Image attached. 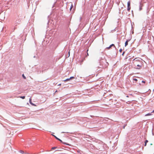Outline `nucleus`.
Here are the masks:
<instances>
[{"mask_svg": "<svg viewBox=\"0 0 154 154\" xmlns=\"http://www.w3.org/2000/svg\"><path fill=\"white\" fill-rule=\"evenodd\" d=\"M130 4L131 2L130 1L128 2V9L127 10L128 11H130V10L131 9V7H130Z\"/></svg>", "mask_w": 154, "mask_h": 154, "instance_id": "f257e3e1", "label": "nucleus"}, {"mask_svg": "<svg viewBox=\"0 0 154 154\" xmlns=\"http://www.w3.org/2000/svg\"><path fill=\"white\" fill-rule=\"evenodd\" d=\"M129 41L128 40H127V41H126L125 43V46H127L128 45V42Z\"/></svg>", "mask_w": 154, "mask_h": 154, "instance_id": "f03ea898", "label": "nucleus"}, {"mask_svg": "<svg viewBox=\"0 0 154 154\" xmlns=\"http://www.w3.org/2000/svg\"><path fill=\"white\" fill-rule=\"evenodd\" d=\"M148 142V141L147 140H145V142L144 146H146V145L147 143Z\"/></svg>", "mask_w": 154, "mask_h": 154, "instance_id": "7ed1b4c3", "label": "nucleus"}, {"mask_svg": "<svg viewBox=\"0 0 154 154\" xmlns=\"http://www.w3.org/2000/svg\"><path fill=\"white\" fill-rule=\"evenodd\" d=\"M70 80V79L69 78V79H67L65 80H64L63 81L65 82H67V81H69V80Z\"/></svg>", "mask_w": 154, "mask_h": 154, "instance_id": "20e7f679", "label": "nucleus"}, {"mask_svg": "<svg viewBox=\"0 0 154 154\" xmlns=\"http://www.w3.org/2000/svg\"><path fill=\"white\" fill-rule=\"evenodd\" d=\"M73 5H72V4H71V6L70 7V11H71V10H72V8H73Z\"/></svg>", "mask_w": 154, "mask_h": 154, "instance_id": "39448f33", "label": "nucleus"}, {"mask_svg": "<svg viewBox=\"0 0 154 154\" xmlns=\"http://www.w3.org/2000/svg\"><path fill=\"white\" fill-rule=\"evenodd\" d=\"M151 115H152L151 114L149 113H148L147 114H146L145 116H151Z\"/></svg>", "mask_w": 154, "mask_h": 154, "instance_id": "423d86ee", "label": "nucleus"}, {"mask_svg": "<svg viewBox=\"0 0 154 154\" xmlns=\"http://www.w3.org/2000/svg\"><path fill=\"white\" fill-rule=\"evenodd\" d=\"M20 97L22 99H24L25 98V97L24 96H21V97Z\"/></svg>", "mask_w": 154, "mask_h": 154, "instance_id": "0eeeda50", "label": "nucleus"}, {"mask_svg": "<svg viewBox=\"0 0 154 154\" xmlns=\"http://www.w3.org/2000/svg\"><path fill=\"white\" fill-rule=\"evenodd\" d=\"M22 76L23 77V78L24 79H26V77L24 76V75L23 74L22 75Z\"/></svg>", "mask_w": 154, "mask_h": 154, "instance_id": "6e6552de", "label": "nucleus"}, {"mask_svg": "<svg viewBox=\"0 0 154 154\" xmlns=\"http://www.w3.org/2000/svg\"><path fill=\"white\" fill-rule=\"evenodd\" d=\"M29 103H30V104L32 103V99L30 98L29 99Z\"/></svg>", "mask_w": 154, "mask_h": 154, "instance_id": "1a4fd4ad", "label": "nucleus"}, {"mask_svg": "<svg viewBox=\"0 0 154 154\" xmlns=\"http://www.w3.org/2000/svg\"><path fill=\"white\" fill-rule=\"evenodd\" d=\"M54 137L56 138V139H57L58 140L60 141H61V140L60 139H59L57 137H56L54 135Z\"/></svg>", "mask_w": 154, "mask_h": 154, "instance_id": "9d476101", "label": "nucleus"}, {"mask_svg": "<svg viewBox=\"0 0 154 154\" xmlns=\"http://www.w3.org/2000/svg\"><path fill=\"white\" fill-rule=\"evenodd\" d=\"M111 47H112L111 46V45H110L109 47H107L106 48L107 49H109L110 48H111Z\"/></svg>", "mask_w": 154, "mask_h": 154, "instance_id": "9b49d317", "label": "nucleus"}, {"mask_svg": "<svg viewBox=\"0 0 154 154\" xmlns=\"http://www.w3.org/2000/svg\"><path fill=\"white\" fill-rule=\"evenodd\" d=\"M111 45V47L114 46V47H115V46L113 44H112V45Z\"/></svg>", "mask_w": 154, "mask_h": 154, "instance_id": "f8f14e48", "label": "nucleus"}, {"mask_svg": "<svg viewBox=\"0 0 154 154\" xmlns=\"http://www.w3.org/2000/svg\"><path fill=\"white\" fill-rule=\"evenodd\" d=\"M74 77H70L69 79H74Z\"/></svg>", "mask_w": 154, "mask_h": 154, "instance_id": "ddd939ff", "label": "nucleus"}, {"mask_svg": "<svg viewBox=\"0 0 154 154\" xmlns=\"http://www.w3.org/2000/svg\"><path fill=\"white\" fill-rule=\"evenodd\" d=\"M133 80L137 82V79H133Z\"/></svg>", "mask_w": 154, "mask_h": 154, "instance_id": "4468645a", "label": "nucleus"}, {"mask_svg": "<svg viewBox=\"0 0 154 154\" xmlns=\"http://www.w3.org/2000/svg\"><path fill=\"white\" fill-rule=\"evenodd\" d=\"M137 66H138L139 68H140L141 67V66L140 65H137Z\"/></svg>", "mask_w": 154, "mask_h": 154, "instance_id": "2eb2a0df", "label": "nucleus"}, {"mask_svg": "<svg viewBox=\"0 0 154 154\" xmlns=\"http://www.w3.org/2000/svg\"><path fill=\"white\" fill-rule=\"evenodd\" d=\"M31 104L33 106H36L35 104H34L33 103H32Z\"/></svg>", "mask_w": 154, "mask_h": 154, "instance_id": "dca6fc26", "label": "nucleus"}, {"mask_svg": "<svg viewBox=\"0 0 154 154\" xmlns=\"http://www.w3.org/2000/svg\"><path fill=\"white\" fill-rule=\"evenodd\" d=\"M119 51L120 52H121L122 51V49H121L119 50Z\"/></svg>", "mask_w": 154, "mask_h": 154, "instance_id": "f3484780", "label": "nucleus"}, {"mask_svg": "<svg viewBox=\"0 0 154 154\" xmlns=\"http://www.w3.org/2000/svg\"><path fill=\"white\" fill-rule=\"evenodd\" d=\"M142 83H145V81H142Z\"/></svg>", "mask_w": 154, "mask_h": 154, "instance_id": "a211bd4d", "label": "nucleus"}, {"mask_svg": "<svg viewBox=\"0 0 154 154\" xmlns=\"http://www.w3.org/2000/svg\"><path fill=\"white\" fill-rule=\"evenodd\" d=\"M55 148H56L55 147H52V149H55Z\"/></svg>", "mask_w": 154, "mask_h": 154, "instance_id": "6ab92c4d", "label": "nucleus"}, {"mask_svg": "<svg viewBox=\"0 0 154 154\" xmlns=\"http://www.w3.org/2000/svg\"><path fill=\"white\" fill-rule=\"evenodd\" d=\"M69 54H70V51H69Z\"/></svg>", "mask_w": 154, "mask_h": 154, "instance_id": "aec40b11", "label": "nucleus"}, {"mask_svg": "<svg viewBox=\"0 0 154 154\" xmlns=\"http://www.w3.org/2000/svg\"><path fill=\"white\" fill-rule=\"evenodd\" d=\"M152 113H154V110H153L152 112Z\"/></svg>", "mask_w": 154, "mask_h": 154, "instance_id": "412c9836", "label": "nucleus"}, {"mask_svg": "<svg viewBox=\"0 0 154 154\" xmlns=\"http://www.w3.org/2000/svg\"><path fill=\"white\" fill-rule=\"evenodd\" d=\"M142 8H140V10H141Z\"/></svg>", "mask_w": 154, "mask_h": 154, "instance_id": "4be33fe9", "label": "nucleus"}, {"mask_svg": "<svg viewBox=\"0 0 154 154\" xmlns=\"http://www.w3.org/2000/svg\"><path fill=\"white\" fill-rule=\"evenodd\" d=\"M152 145V143L150 144V145Z\"/></svg>", "mask_w": 154, "mask_h": 154, "instance_id": "5701e85b", "label": "nucleus"}, {"mask_svg": "<svg viewBox=\"0 0 154 154\" xmlns=\"http://www.w3.org/2000/svg\"><path fill=\"white\" fill-rule=\"evenodd\" d=\"M124 53V52H123V53L122 54H123Z\"/></svg>", "mask_w": 154, "mask_h": 154, "instance_id": "b1692460", "label": "nucleus"}, {"mask_svg": "<svg viewBox=\"0 0 154 154\" xmlns=\"http://www.w3.org/2000/svg\"><path fill=\"white\" fill-rule=\"evenodd\" d=\"M87 55H88V53H87Z\"/></svg>", "mask_w": 154, "mask_h": 154, "instance_id": "393cba45", "label": "nucleus"}, {"mask_svg": "<svg viewBox=\"0 0 154 154\" xmlns=\"http://www.w3.org/2000/svg\"><path fill=\"white\" fill-rule=\"evenodd\" d=\"M64 133V132H62V133Z\"/></svg>", "mask_w": 154, "mask_h": 154, "instance_id": "a878e982", "label": "nucleus"}, {"mask_svg": "<svg viewBox=\"0 0 154 154\" xmlns=\"http://www.w3.org/2000/svg\"><path fill=\"white\" fill-rule=\"evenodd\" d=\"M153 91H154V90Z\"/></svg>", "mask_w": 154, "mask_h": 154, "instance_id": "bb28decb", "label": "nucleus"}]
</instances>
